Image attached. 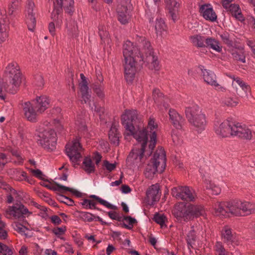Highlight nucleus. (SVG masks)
Returning <instances> with one entry per match:
<instances>
[{"mask_svg": "<svg viewBox=\"0 0 255 255\" xmlns=\"http://www.w3.org/2000/svg\"><path fill=\"white\" fill-rule=\"evenodd\" d=\"M122 120L126 130L125 138L128 139V136L132 135L138 142L141 143L139 147H134L128 157V161L140 167L155 146L158 125L150 117L146 128L136 130L133 125L137 120V112L134 110H126L122 116Z\"/></svg>", "mask_w": 255, "mask_h": 255, "instance_id": "obj_1", "label": "nucleus"}, {"mask_svg": "<svg viewBox=\"0 0 255 255\" xmlns=\"http://www.w3.org/2000/svg\"><path fill=\"white\" fill-rule=\"evenodd\" d=\"M73 0H56L54 2V9L51 16L53 21L48 25L49 31L52 35L55 34V27L60 28L62 25V7L65 9L66 12L70 14L73 12Z\"/></svg>", "mask_w": 255, "mask_h": 255, "instance_id": "obj_2", "label": "nucleus"}, {"mask_svg": "<svg viewBox=\"0 0 255 255\" xmlns=\"http://www.w3.org/2000/svg\"><path fill=\"white\" fill-rule=\"evenodd\" d=\"M133 51H135L133 44L127 41L123 45V55L125 58V76L128 82L132 81L136 72V56L133 57Z\"/></svg>", "mask_w": 255, "mask_h": 255, "instance_id": "obj_3", "label": "nucleus"}, {"mask_svg": "<svg viewBox=\"0 0 255 255\" xmlns=\"http://www.w3.org/2000/svg\"><path fill=\"white\" fill-rule=\"evenodd\" d=\"M166 165L165 153L164 149L160 148L154 153L153 158L146 166L144 174L146 178L151 179L157 173L162 172Z\"/></svg>", "mask_w": 255, "mask_h": 255, "instance_id": "obj_4", "label": "nucleus"}, {"mask_svg": "<svg viewBox=\"0 0 255 255\" xmlns=\"http://www.w3.org/2000/svg\"><path fill=\"white\" fill-rule=\"evenodd\" d=\"M185 115L189 124L198 133L205 130L207 125L205 115L197 105L186 108Z\"/></svg>", "mask_w": 255, "mask_h": 255, "instance_id": "obj_5", "label": "nucleus"}, {"mask_svg": "<svg viewBox=\"0 0 255 255\" xmlns=\"http://www.w3.org/2000/svg\"><path fill=\"white\" fill-rule=\"evenodd\" d=\"M227 207L231 214L240 216L255 213V203L241 201L229 202Z\"/></svg>", "mask_w": 255, "mask_h": 255, "instance_id": "obj_6", "label": "nucleus"}, {"mask_svg": "<svg viewBox=\"0 0 255 255\" xmlns=\"http://www.w3.org/2000/svg\"><path fill=\"white\" fill-rule=\"evenodd\" d=\"M37 134L38 142L43 148L50 151L54 149L57 138L54 130L49 128H41Z\"/></svg>", "mask_w": 255, "mask_h": 255, "instance_id": "obj_7", "label": "nucleus"}, {"mask_svg": "<svg viewBox=\"0 0 255 255\" xmlns=\"http://www.w3.org/2000/svg\"><path fill=\"white\" fill-rule=\"evenodd\" d=\"M177 210V211L175 213L176 215L183 218L185 221L203 216L205 212L203 207L201 205L192 204L184 206L182 204L178 207Z\"/></svg>", "mask_w": 255, "mask_h": 255, "instance_id": "obj_8", "label": "nucleus"}, {"mask_svg": "<svg viewBox=\"0 0 255 255\" xmlns=\"http://www.w3.org/2000/svg\"><path fill=\"white\" fill-rule=\"evenodd\" d=\"M139 46L141 48L140 53H139L141 60L143 61L144 54H145L146 61L150 63L149 68L155 70H158L159 69L158 61L157 57L153 55L150 42L144 38H141Z\"/></svg>", "mask_w": 255, "mask_h": 255, "instance_id": "obj_9", "label": "nucleus"}, {"mask_svg": "<svg viewBox=\"0 0 255 255\" xmlns=\"http://www.w3.org/2000/svg\"><path fill=\"white\" fill-rule=\"evenodd\" d=\"M66 151L70 160L74 164H78L82 157L81 152L83 148L80 143V138L76 137L71 143L66 144Z\"/></svg>", "mask_w": 255, "mask_h": 255, "instance_id": "obj_10", "label": "nucleus"}, {"mask_svg": "<svg viewBox=\"0 0 255 255\" xmlns=\"http://www.w3.org/2000/svg\"><path fill=\"white\" fill-rule=\"evenodd\" d=\"M131 7L130 0H117V12L118 20L121 23L125 24L128 22L130 19L129 11Z\"/></svg>", "mask_w": 255, "mask_h": 255, "instance_id": "obj_11", "label": "nucleus"}, {"mask_svg": "<svg viewBox=\"0 0 255 255\" xmlns=\"http://www.w3.org/2000/svg\"><path fill=\"white\" fill-rule=\"evenodd\" d=\"M172 194L177 199L193 201L196 198V193L193 189L187 186H181L174 188Z\"/></svg>", "mask_w": 255, "mask_h": 255, "instance_id": "obj_12", "label": "nucleus"}, {"mask_svg": "<svg viewBox=\"0 0 255 255\" xmlns=\"http://www.w3.org/2000/svg\"><path fill=\"white\" fill-rule=\"evenodd\" d=\"M235 125L233 122L226 120L220 124H216L214 130L216 133L221 137L233 136Z\"/></svg>", "mask_w": 255, "mask_h": 255, "instance_id": "obj_13", "label": "nucleus"}, {"mask_svg": "<svg viewBox=\"0 0 255 255\" xmlns=\"http://www.w3.org/2000/svg\"><path fill=\"white\" fill-rule=\"evenodd\" d=\"M34 3L32 0H28L26 2L24 11L25 21L29 30L33 31L36 26V19L33 9Z\"/></svg>", "mask_w": 255, "mask_h": 255, "instance_id": "obj_14", "label": "nucleus"}, {"mask_svg": "<svg viewBox=\"0 0 255 255\" xmlns=\"http://www.w3.org/2000/svg\"><path fill=\"white\" fill-rule=\"evenodd\" d=\"M200 69L202 71V78L205 82L213 86L216 90L219 91L224 92L225 91V88L217 82L216 75L212 71L204 69L203 66H200Z\"/></svg>", "mask_w": 255, "mask_h": 255, "instance_id": "obj_15", "label": "nucleus"}, {"mask_svg": "<svg viewBox=\"0 0 255 255\" xmlns=\"http://www.w3.org/2000/svg\"><path fill=\"white\" fill-rule=\"evenodd\" d=\"M80 76L81 81L79 83V88L82 95V100L93 109L91 104V95L89 91L88 80L84 74L81 73Z\"/></svg>", "mask_w": 255, "mask_h": 255, "instance_id": "obj_16", "label": "nucleus"}, {"mask_svg": "<svg viewBox=\"0 0 255 255\" xmlns=\"http://www.w3.org/2000/svg\"><path fill=\"white\" fill-rule=\"evenodd\" d=\"M8 23L5 11L0 9V43L4 42L8 38Z\"/></svg>", "mask_w": 255, "mask_h": 255, "instance_id": "obj_17", "label": "nucleus"}, {"mask_svg": "<svg viewBox=\"0 0 255 255\" xmlns=\"http://www.w3.org/2000/svg\"><path fill=\"white\" fill-rule=\"evenodd\" d=\"M7 215L12 216L15 219H19L25 215L28 216L31 213L22 204L9 206L6 210Z\"/></svg>", "mask_w": 255, "mask_h": 255, "instance_id": "obj_18", "label": "nucleus"}, {"mask_svg": "<svg viewBox=\"0 0 255 255\" xmlns=\"http://www.w3.org/2000/svg\"><path fill=\"white\" fill-rule=\"evenodd\" d=\"M22 107L25 118L32 122H36L37 117L40 114L37 111L32 103L31 102H25L23 104Z\"/></svg>", "mask_w": 255, "mask_h": 255, "instance_id": "obj_19", "label": "nucleus"}, {"mask_svg": "<svg viewBox=\"0 0 255 255\" xmlns=\"http://www.w3.org/2000/svg\"><path fill=\"white\" fill-rule=\"evenodd\" d=\"M222 238L224 243H226L231 250L232 248H234L238 245L236 235L232 233L231 230L228 227H225L222 231Z\"/></svg>", "mask_w": 255, "mask_h": 255, "instance_id": "obj_20", "label": "nucleus"}, {"mask_svg": "<svg viewBox=\"0 0 255 255\" xmlns=\"http://www.w3.org/2000/svg\"><path fill=\"white\" fill-rule=\"evenodd\" d=\"M233 0H223L222 5L226 9L230 11L236 19L240 21H243L244 18L241 13L239 6L236 4H230Z\"/></svg>", "mask_w": 255, "mask_h": 255, "instance_id": "obj_21", "label": "nucleus"}, {"mask_svg": "<svg viewBox=\"0 0 255 255\" xmlns=\"http://www.w3.org/2000/svg\"><path fill=\"white\" fill-rule=\"evenodd\" d=\"M159 191V185L158 184L152 185L149 187L146 191L147 202L148 204L154 205L155 202L159 200L160 197Z\"/></svg>", "mask_w": 255, "mask_h": 255, "instance_id": "obj_22", "label": "nucleus"}, {"mask_svg": "<svg viewBox=\"0 0 255 255\" xmlns=\"http://www.w3.org/2000/svg\"><path fill=\"white\" fill-rule=\"evenodd\" d=\"M34 105L40 114L43 113L49 107L50 100L46 96L42 95L37 97L35 99L31 101Z\"/></svg>", "mask_w": 255, "mask_h": 255, "instance_id": "obj_23", "label": "nucleus"}, {"mask_svg": "<svg viewBox=\"0 0 255 255\" xmlns=\"http://www.w3.org/2000/svg\"><path fill=\"white\" fill-rule=\"evenodd\" d=\"M200 12L207 20L214 22L217 20V15L210 4H203L200 7Z\"/></svg>", "mask_w": 255, "mask_h": 255, "instance_id": "obj_24", "label": "nucleus"}, {"mask_svg": "<svg viewBox=\"0 0 255 255\" xmlns=\"http://www.w3.org/2000/svg\"><path fill=\"white\" fill-rule=\"evenodd\" d=\"M166 7L173 21L178 18V8L180 6V0H165Z\"/></svg>", "mask_w": 255, "mask_h": 255, "instance_id": "obj_25", "label": "nucleus"}, {"mask_svg": "<svg viewBox=\"0 0 255 255\" xmlns=\"http://www.w3.org/2000/svg\"><path fill=\"white\" fill-rule=\"evenodd\" d=\"M229 51L234 59L243 63L246 62V54L243 46L236 43L233 47L229 49Z\"/></svg>", "mask_w": 255, "mask_h": 255, "instance_id": "obj_26", "label": "nucleus"}, {"mask_svg": "<svg viewBox=\"0 0 255 255\" xmlns=\"http://www.w3.org/2000/svg\"><path fill=\"white\" fill-rule=\"evenodd\" d=\"M233 136H238L241 138L250 139L252 136L251 130L245 126H242L239 124L234 126Z\"/></svg>", "mask_w": 255, "mask_h": 255, "instance_id": "obj_27", "label": "nucleus"}, {"mask_svg": "<svg viewBox=\"0 0 255 255\" xmlns=\"http://www.w3.org/2000/svg\"><path fill=\"white\" fill-rule=\"evenodd\" d=\"M168 114L173 126L176 129H181L185 122L183 117L174 109H170Z\"/></svg>", "mask_w": 255, "mask_h": 255, "instance_id": "obj_28", "label": "nucleus"}, {"mask_svg": "<svg viewBox=\"0 0 255 255\" xmlns=\"http://www.w3.org/2000/svg\"><path fill=\"white\" fill-rule=\"evenodd\" d=\"M229 202L221 203L217 202L214 206V214L217 216L228 217L230 216L231 213L229 212L228 208L227 207Z\"/></svg>", "mask_w": 255, "mask_h": 255, "instance_id": "obj_29", "label": "nucleus"}, {"mask_svg": "<svg viewBox=\"0 0 255 255\" xmlns=\"http://www.w3.org/2000/svg\"><path fill=\"white\" fill-rule=\"evenodd\" d=\"M20 9V2L18 0H12L8 4L7 13L11 20L17 19Z\"/></svg>", "mask_w": 255, "mask_h": 255, "instance_id": "obj_30", "label": "nucleus"}, {"mask_svg": "<svg viewBox=\"0 0 255 255\" xmlns=\"http://www.w3.org/2000/svg\"><path fill=\"white\" fill-rule=\"evenodd\" d=\"M218 52L222 51V47L219 41L213 37H207L206 38V46Z\"/></svg>", "mask_w": 255, "mask_h": 255, "instance_id": "obj_31", "label": "nucleus"}, {"mask_svg": "<svg viewBox=\"0 0 255 255\" xmlns=\"http://www.w3.org/2000/svg\"><path fill=\"white\" fill-rule=\"evenodd\" d=\"M223 43L229 48L233 47L236 42L232 35L228 32L224 31L219 34Z\"/></svg>", "mask_w": 255, "mask_h": 255, "instance_id": "obj_32", "label": "nucleus"}, {"mask_svg": "<svg viewBox=\"0 0 255 255\" xmlns=\"http://www.w3.org/2000/svg\"><path fill=\"white\" fill-rule=\"evenodd\" d=\"M109 137L111 142L116 146L119 145V135L115 125L113 124L109 131Z\"/></svg>", "mask_w": 255, "mask_h": 255, "instance_id": "obj_33", "label": "nucleus"}, {"mask_svg": "<svg viewBox=\"0 0 255 255\" xmlns=\"http://www.w3.org/2000/svg\"><path fill=\"white\" fill-rule=\"evenodd\" d=\"M206 38L205 37L199 35L191 36L190 37L192 43L197 47H205Z\"/></svg>", "mask_w": 255, "mask_h": 255, "instance_id": "obj_34", "label": "nucleus"}, {"mask_svg": "<svg viewBox=\"0 0 255 255\" xmlns=\"http://www.w3.org/2000/svg\"><path fill=\"white\" fill-rule=\"evenodd\" d=\"M216 255H233L232 253L225 249L222 243L216 242L213 247Z\"/></svg>", "mask_w": 255, "mask_h": 255, "instance_id": "obj_35", "label": "nucleus"}, {"mask_svg": "<svg viewBox=\"0 0 255 255\" xmlns=\"http://www.w3.org/2000/svg\"><path fill=\"white\" fill-rule=\"evenodd\" d=\"M92 88L94 93L100 99H103L105 97L104 83L95 82L92 84Z\"/></svg>", "mask_w": 255, "mask_h": 255, "instance_id": "obj_36", "label": "nucleus"}, {"mask_svg": "<svg viewBox=\"0 0 255 255\" xmlns=\"http://www.w3.org/2000/svg\"><path fill=\"white\" fill-rule=\"evenodd\" d=\"M8 173L12 175L16 180L23 181L27 180L26 173L20 169H11L8 171Z\"/></svg>", "mask_w": 255, "mask_h": 255, "instance_id": "obj_37", "label": "nucleus"}, {"mask_svg": "<svg viewBox=\"0 0 255 255\" xmlns=\"http://www.w3.org/2000/svg\"><path fill=\"white\" fill-rule=\"evenodd\" d=\"M83 168L87 173H93L95 171V167L91 159L86 157L83 162Z\"/></svg>", "mask_w": 255, "mask_h": 255, "instance_id": "obj_38", "label": "nucleus"}, {"mask_svg": "<svg viewBox=\"0 0 255 255\" xmlns=\"http://www.w3.org/2000/svg\"><path fill=\"white\" fill-rule=\"evenodd\" d=\"M55 190H58V191H62L64 190L66 191H69L73 193V194L75 195L77 197H80L81 195V193L78 191L76 190H75L74 189L65 186L64 185H62L59 183H55Z\"/></svg>", "mask_w": 255, "mask_h": 255, "instance_id": "obj_39", "label": "nucleus"}, {"mask_svg": "<svg viewBox=\"0 0 255 255\" xmlns=\"http://www.w3.org/2000/svg\"><path fill=\"white\" fill-rule=\"evenodd\" d=\"M205 183L206 184V188L212 191L214 195H218L221 192V188L218 185L211 182L209 180L206 179Z\"/></svg>", "mask_w": 255, "mask_h": 255, "instance_id": "obj_40", "label": "nucleus"}, {"mask_svg": "<svg viewBox=\"0 0 255 255\" xmlns=\"http://www.w3.org/2000/svg\"><path fill=\"white\" fill-rule=\"evenodd\" d=\"M153 220L157 224H159L161 227H166L165 223L167 222L166 217L162 213H156L155 214Z\"/></svg>", "mask_w": 255, "mask_h": 255, "instance_id": "obj_41", "label": "nucleus"}, {"mask_svg": "<svg viewBox=\"0 0 255 255\" xmlns=\"http://www.w3.org/2000/svg\"><path fill=\"white\" fill-rule=\"evenodd\" d=\"M6 225L1 220V215L0 214V240H5L7 237V232L6 230Z\"/></svg>", "mask_w": 255, "mask_h": 255, "instance_id": "obj_42", "label": "nucleus"}, {"mask_svg": "<svg viewBox=\"0 0 255 255\" xmlns=\"http://www.w3.org/2000/svg\"><path fill=\"white\" fill-rule=\"evenodd\" d=\"M99 34L102 41H103L104 42H109V34L108 32L107 31L106 28L105 26L101 25L99 26Z\"/></svg>", "mask_w": 255, "mask_h": 255, "instance_id": "obj_43", "label": "nucleus"}, {"mask_svg": "<svg viewBox=\"0 0 255 255\" xmlns=\"http://www.w3.org/2000/svg\"><path fill=\"white\" fill-rule=\"evenodd\" d=\"M237 93L241 97L248 98L251 93L250 87L248 85L246 84L241 89H239Z\"/></svg>", "mask_w": 255, "mask_h": 255, "instance_id": "obj_44", "label": "nucleus"}, {"mask_svg": "<svg viewBox=\"0 0 255 255\" xmlns=\"http://www.w3.org/2000/svg\"><path fill=\"white\" fill-rule=\"evenodd\" d=\"M12 156L15 158L14 163L17 164H21L23 163L24 158L21 156L19 152L15 149H11L10 150Z\"/></svg>", "mask_w": 255, "mask_h": 255, "instance_id": "obj_45", "label": "nucleus"}, {"mask_svg": "<svg viewBox=\"0 0 255 255\" xmlns=\"http://www.w3.org/2000/svg\"><path fill=\"white\" fill-rule=\"evenodd\" d=\"M166 26L165 24L164 21L162 19L157 20L155 28L157 33L161 34L163 31L166 30Z\"/></svg>", "mask_w": 255, "mask_h": 255, "instance_id": "obj_46", "label": "nucleus"}, {"mask_svg": "<svg viewBox=\"0 0 255 255\" xmlns=\"http://www.w3.org/2000/svg\"><path fill=\"white\" fill-rule=\"evenodd\" d=\"M90 197L94 198L95 200L98 201L101 204L103 205V206L106 207L109 209H115L116 208L115 206L110 204L108 201L100 198L99 197L96 195H92L90 196Z\"/></svg>", "mask_w": 255, "mask_h": 255, "instance_id": "obj_47", "label": "nucleus"}, {"mask_svg": "<svg viewBox=\"0 0 255 255\" xmlns=\"http://www.w3.org/2000/svg\"><path fill=\"white\" fill-rule=\"evenodd\" d=\"M12 226L15 231L21 235L25 234V231L28 230L25 226L21 224L18 222L13 223Z\"/></svg>", "mask_w": 255, "mask_h": 255, "instance_id": "obj_48", "label": "nucleus"}, {"mask_svg": "<svg viewBox=\"0 0 255 255\" xmlns=\"http://www.w3.org/2000/svg\"><path fill=\"white\" fill-rule=\"evenodd\" d=\"M196 231L193 229V227H192V230L188 233L187 236V242L189 245L191 246L194 243L196 240Z\"/></svg>", "mask_w": 255, "mask_h": 255, "instance_id": "obj_49", "label": "nucleus"}, {"mask_svg": "<svg viewBox=\"0 0 255 255\" xmlns=\"http://www.w3.org/2000/svg\"><path fill=\"white\" fill-rule=\"evenodd\" d=\"M12 250L6 245L0 242V255H12Z\"/></svg>", "mask_w": 255, "mask_h": 255, "instance_id": "obj_50", "label": "nucleus"}, {"mask_svg": "<svg viewBox=\"0 0 255 255\" xmlns=\"http://www.w3.org/2000/svg\"><path fill=\"white\" fill-rule=\"evenodd\" d=\"M75 125L78 130L85 131L86 129L85 122L81 117H77L75 122Z\"/></svg>", "mask_w": 255, "mask_h": 255, "instance_id": "obj_51", "label": "nucleus"}, {"mask_svg": "<svg viewBox=\"0 0 255 255\" xmlns=\"http://www.w3.org/2000/svg\"><path fill=\"white\" fill-rule=\"evenodd\" d=\"M232 79V86L237 89V92L239 90L237 86H239L241 88L246 84L239 77L234 76Z\"/></svg>", "mask_w": 255, "mask_h": 255, "instance_id": "obj_52", "label": "nucleus"}, {"mask_svg": "<svg viewBox=\"0 0 255 255\" xmlns=\"http://www.w3.org/2000/svg\"><path fill=\"white\" fill-rule=\"evenodd\" d=\"M95 216L89 212H81L80 214V218L85 222H92L94 220Z\"/></svg>", "mask_w": 255, "mask_h": 255, "instance_id": "obj_53", "label": "nucleus"}, {"mask_svg": "<svg viewBox=\"0 0 255 255\" xmlns=\"http://www.w3.org/2000/svg\"><path fill=\"white\" fill-rule=\"evenodd\" d=\"M173 142L175 145H178L181 143L182 138L179 136L176 130H173L171 133Z\"/></svg>", "mask_w": 255, "mask_h": 255, "instance_id": "obj_54", "label": "nucleus"}, {"mask_svg": "<svg viewBox=\"0 0 255 255\" xmlns=\"http://www.w3.org/2000/svg\"><path fill=\"white\" fill-rule=\"evenodd\" d=\"M58 199L61 202L64 203L69 206H72L74 204V202L71 199L63 195H59Z\"/></svg>", "mask_w": 255, "mask_h": 255, "instance_id": "obj_55", "label": "nucleus"}, {"mask_svg": "<svg viewBox=\"0 0 255 255\" xmlns=\"http://www.w3.org/2000/svg\"><path fill=\"white\" fill-rule=\"evenodd\" d=\"M67 27L68 28V30L69 31L68 34L70 36L75 37H77L78 35V29L77 26L76 25H75V23H74V25L73 27H69L68 25H66Z\"/></svg>", "mask_w": 255, "mask_h": 255, "instance_id": "obj_56", "label": "nucleus"}, {"mask_svg": "<svg viewBox=\"0 0 255 255\" xmlns=\"http://www.w3.org/2000/svg\"><path fill=\"white\" fill-rule=\"evenodd\" d=\"M153 98L155 102H159L162 98V94L159 89H154L153 91Z\"/></svg>", "mask_w": 255, "mask_h": 255, "instance_id": "obj_57", "label": "nucleus"}, {"mask_svg": "<svg viewBox=\"0 0 255 255\" xmlns=\"http://www.w3.org/2000/svg\"><path fill=\"white\" fill-rule=\"evenodd\" d=\"M125 222L128 223L129 226L126 225V227L128 229H131L133 225L136 222V220L130 216H127L124 218Z\"/></svg>", "mask_w": 255, "mask_h": 255, "instance_id": "obj_58", "label": "nucleus"}, {"mask_svg": "<svg viewBox=\"0 0 255 255\" xmlns=\"http://www.w3.org/2000/svg\"><path fill=\"white\" fill-rule=\"evenodd\" d=\"M223 103L228 106L231 107H234L237 105L238 102L234 101L233 99L231 98H226L223 101Z\"/></svg>", "mask_w": 255, "mask_h": 255, "instance_id": "obj_59", "label": "nucleus"}, {"mask_svg": "<svg viewBox=\"0 0 255 255\" xmlns=\"http://www.w3.org/2000/svg\"><path fill=\"white\" fill-rule=\"evenodd\" d=\"M104 166L106 167L107 170L109 171H112L115 169L116 166V163H111L107 160L104 161Z\"/></svg>", "mask_w": 255, "mask_h": 255, "instance_id": "obj_60", "label": "nucleus"}, {"mask_svg": "<svg viewBox=\"0 0 255 255\" xmlns=\"http://www.w3.org/2000/svg\"><path fill=\"white\" fill-rule=\"evenodd\" d=\"M7 162L6 160V156L4 153H0V170H1L6 163Z\"/></svg>", "mask_w": 255, "mask_h": 255, "instance_id": "obj_61", "label": "nucleus"}, {"mask_svg": "<svg viewBox=\"0 0 255 255\" xmlns=\"http://www.w3.org/2000/svg\"><path fill=\"white\" fill-rule=\"evenodd\" d=\"M31 172L36 177L41 179H43L44 178V175L39 169H31Z\"/></svg>", "mask_w": 255, "mask_h": 255, "instance_id": "obj_62", "label": "nucleus"}, {"mask_svg": "<svg viewBox=\"0 0 255 255\" xmlns=\"http://www.w3.org/2000/svg\"><path fill=\"white\" fill-rule=\"evenodd\" d=\"M66 231V227H59L53 230V232L56 235H62L64 234Z\"/></svg>", "mask_w": 255, "mask_h": 255, "instance_id": "obj_63", "label": "nucleus"}, {"mask_svg": "<svg viewBox=\"0 0 255 255\" xmlns=\"http://www.w3.org/2000/svg\"><path fill=\"white\" fill-rule=\"evenodd\" d=\"M247 45L251 48L252 52L255 48V40L254 39H248L246 40Z\"/></svg>", "mask_w": 255, "mask_h": 255, "instance_id": "obj_64", "label": "nucleus"}]
</instances>
